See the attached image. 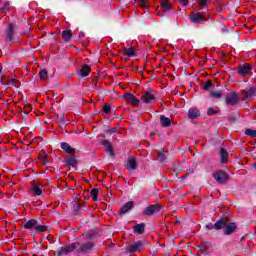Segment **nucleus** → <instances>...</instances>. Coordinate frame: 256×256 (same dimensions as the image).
<instances>
[{
  "mask_svg": "<svg viewBox=\"0 0 256 256\" xmlns=\"http://www.w3.org/2000/svg\"><path fill=\"white\" fill-rule=\"evenodd\" d=\"M224 227V235H232V233L237 231V224L235 222L226 223Z\"/></svg>",
  "mask_w": 256,
  "mask_h": 256,
  "instance_id": "6e6552de",
  "label": "nucleus"
},
{
  "mask_svg": "<svg viewBox=\"0 0 256 256\" xmlns=\"http://www.w3.org/2000/svg\"><path fill=\"white\" fill-rule=\"evenodd\" d=\"M159 211H161V206L159 204L150 205L142 212V215H146V217H151V215L159 213Z\"/></svg>",
  "mask_w": 256,
  "mask_h": 256,
  "instance_id": "39448f33",
  "label": "nucleus"
},
{
  "mask_svg": "<svg viewBox=\"0 0 256 256\" xmlns=\"http://www.w3.org/2000/svg\"><path fill=\"white\" fill-rule=\"evenodd\" d=\"M190 21L197 25H201V23H205V21H207V15L200 12H194L190 16Z\"/></svg>",
  "mask_w": 256,
  "mask_h": 256,
  "instance_id": "f03ea898",
  "label": "nucleus"
},
{
  "mask_svg": "<svg viewBox=\"0 0 256 256\" xmlns=\"http://www.w3.org/2000/svg\"><path fill=\"white\" fill-rule=\"evenodd\" d=\"M133 207H135V202L129 201L125 203L120 210V215H125L126 213H129V211H131Z\"/></svg>",
  "mask_w": 256,
  "mask_h": 256,
  "instance_id": "9b49d317",
  "label": "nucleus"
},
{
  "mask_svg": "<svg viewBox=\"0 0 256 256\" xmlns=\"http://www.w3.org/2000/svg\"><path fill=\"white\" fill-rule=\"evenodd\" d=\"M217 111L214 110L213 108L208 109V115H216Z\"/></svg>",
  "mask_w": 256,
  "mask_h": 256,
  "instance_id": "a18cd8bd",
  "label": "nucleus"
},
{
  "mask_svg": "<svg viewBox=\"0 0 256 256\" xmlns=\"http://www.w3.org/2000/svg\"><path fill=\"white\" fill-rule=\"evenodd\" d=\"M134 97H135V95H133L131 93L124 94V99H125V101H128V103H131V101H133Z\"/></svg>",
  "mask_w": 256,
  "mask_h": 256,
  "instance_id": "473e14b6",
  "label": "nucleus"
},
{
  "mask_svg": "<svg viewBox=\"0 0 256 256\" xmlns=\"http://www.w3.org/2000/svg\"><path fill=\"white\" fill-rule=\"evenodd\" d=\"M89 73H91V68L89 67V65H84L80 72L78 73V75H80V77H87L89 76Z\"/></svg>",
  "mask_w": 256,
  "mask_h": 256,
  "instance_id": "6ab92c4d",
  "label": "nucleus"
},
{
  "mask_svg": "<svg viewBox=\"0 0 256 256\" xmlns=\"http://www.w3.org/2000/svg\"><path fill=\"white\" fill-rule=\"evenodd\" d=\"M143 242L142 241H138L132 245H130L128 247V251L129 253H137V251H141V249H143Z\"/></svg>",
  "mask_w": 256,
  "mask_h": 256,
  "instance_id": "f8f14e48",
  "label": "nucleus"
},
{
  "mask_svg": "<svg viewBox=\"0 0 256 256\" xmlns=\"http://www.w3.org/2000/svg\"><path fill=\"white\" fill-rule=\"evenodd\" d=\"M128 168H130L131 171H135L137 169V161H135L134 157L128 160Z\"/></svg>",
  "mask_w": 256,
  "mask_h": 256,
  "instance_id": "a878e982",
  "label": "nucleus"
},
{
  "mask_svg": "<svg viewBox=\"0 0 256 256\" xmlns=\"http://www.w3.org/2000/svg\"><path fill=\"white\" fill-rule=\"evenodd\" d=\"M239 103V95L235 92H230L226 96V104L227 105H237Z\"/></svg>",
  "mask_w": 256,
  "mask_h": 256,
  "instance_id": "423d86ee",
  "label": "nucleus"
},
{
  "mask_svg": "<svg viewBox=\"0 0 256 256\" xmlns=\"http://www.w3.org/2000/svg\"><path fill=\"white\" fill-rule=\"evenodd\" d=\"M251 73H253V67H251V64L245 63L238 67V74L241 75V77L251 75Z\"/></svg>",
  "mask_w": 256,
  "mask_h": 256,
  "instance_id": "20e7f679",
  "label": "nucleus"
},
{
  "mask_svg": "<svg viewBox=\"0 0 256 256\" xmlns=\"http://www.w3.org/2000/svg\"><path fill=\"white\" fill-rule=\"evenodd\" d=\"M39 77L41 81H45L47 79V70H41L39 73Z\"/></svg>",
  "mask_w": 256,
  "mask_h": 256,
  "instance_id": "c9c22d12",
  "label": "nucleus"
},
{
  "mask_svg": "<svg viewBox=\"0 0 256 256\" xmlns=\"http://www.w3.org/2000/svg\"><path fill=\"white\" fill-rule=\"evenodd\" d=\"M64 162L66 165H69V167H75L77 165V159L73 157L66 158Z\"/></svg>",
  "mask_w": 256,
  "mask_h": 256,
  "instance_id": "cd10ccee",
  "label": "nucleus"
},
{
  "mask_svg": "<svg viewBox=\"0 0 256 256\" xmlns=\"http://www.w3.org/2000/svg\"><path fill=\"white\" fill-rule=\"evenodd\" d=\"M215 181L218 183H226L227 182V173L224 171L218 170L213 174Z\"/></svg>",
  "mask_w": 256,
  "mask_h": 256,
  "instance_id": "0eeeda50",
  "label": "nucleus"
},
{
  "mask_svg": "<svg viewBox=\"0 0 256 256\" xmlns=\"http://www.w3.org/2000/svg\"><path fill=\"white\" fill-rule=\"evenodd\" d=\"M124 55H126L127 57H133V55H135V48H124Z\"/></svg>",
  "mask_w": 256,
  "mask_h": 256,
  "instance_id": "c85d7f7f",
  "label": "nucleus"
},
{
  "mask_svg": "<svg viewBox=\"0 0 256 256\" xmlns=\"http://www.w3.org/2000/svg\"><path fill=\"white\" fill-rule=\"evenodd\" d=\"M245 134L248 135L249 137H256V130L247 129L245 131Z\"/></svg>",
  "mask_w": 256,
  "mask_h": 256,
  "instance_id": "4c0bfd02",
  "label": "nucleus"
},
{
  "mask_svg": "<svg viewBox=\"0 0 256 256\" xmlns=\"http://www.w3.org/2000/svg\"><path fill=\"white\" fill-rule=\"evenodd\" d=\"M199 251H201L204 255H207V253H209V251H211V243L209 242H202L199 246H198Z\"/></svg>",
  "mask_w": 256,
  "mask_h": 256,
  "instance_id": "2eb2a0df",
  "label": "nucleus"
},
{
  "mask_svg": "<svg viewBox=\"0 0 256 256\" xmlns=\"http://www.w3.org/2000/svg\"><path fill=\"white\" fill-rule=\"evenodd\" d=\"M130 103L131 105H133V107H139L140 100L134 96V98H132V101Z\"/></svg>",
  "mask_w": 256,
  "mask_h": 256,
  "instance_id": "79ce46f5",
  "label": "nucleus"
},
{
  "mask_svg": "<svg viewBox=\"0 0 256 256\" xmlns=\"http://www.w3.org/2000/svg\"><path fill=\"white\" fill-rule=\"evenodd\" d=\"M10 5L11 4L9 2H5L4 5H3V3H0V11H3V12L7 11V9H9Z\"/></svg>",
  "mask_w": 256,
  "mask_h": 256,
  "instance_id": "f704fd0d",
  "label": "nucleus"
},
{
  "mask_svg": "<svg viewBox=\"0 0 256 256\" xmlns=\"http://www.w3.org/2000/svg\"><path fill=\"white\" fill-rule=\"evenodd\" d=\"M0 73H1V68H0Z\"/></svg>",
  "mask_w": 256,
  "mask_h": 256,
  "instance_id": "09e8293b",
  "label": "nucleus"
},
{
  "mask_svg": "<svg viewBox=\"0 0 256 256\" xmlns=\"http://www.w3.org/2000/svg\"><path fill=\"white\" fill-rule=\"evenodd\" d=\"M73 209H74L75 213H77V212L81 211V209H82V211H85V206H82V207H81V206L77 203V201H74Z\"/></svg>",
  "mask_w": 256,
  "mask_h": 256,
  "instance_id": "2f4dec72",
  "label": "nucleus"
},
{
  "mask_svg": "<svg viewBox=\"0 0 256 256\" xmlns=\"http://www.w3.org/2000/svg\"><path fill=\"white\" fill-rule=\"evenodd\" d=\"M77 247H79V242L72 243L68 246H64L61 249L57 250V255H69V253H73L75 249L77 250Z\"/></svg>",
  "mask_w": 256,
  "mask_h": 256,
  "instance_id": "f257e3e1",
  "label": "nucleus"
},
{
  "mask_svg": "<svg viewBox=\"0 0 256 256\" xmlns=\"http://www.w3.org/2000/svg\"><path fill=\"white\" fill-rule=\"evenodd\" d=\"M141 99H142L143 103H152L153 101H155V95H153V93H151V91H146L142 95Z\"/></svg>",
  "mask_w": 256,
  "mask_h": 256,
  "instance_id": "ddd939ff",
  "label": "nucleus"
},
{
  "mask_svg": "<svg viewBox=\"0 0 256 256\" xmlns=\"http://www.w3.org/2000/svg\"><path fill=\"white\" fill-rule=\"evenodd\" d=\"M206 229H208L209 231L215 229V224H213V223H208V224L206 225Z\"/></svg>",
  "mask_w": 256,
  "mask_h": 256,
  "instance_id": "c03bdc74",
  "label": "nucleus"
},
{
  "mask_svg": "<svg viewBox=\"0 0 256 256\" xmlns=\"http://www.w3.org/2000/svg\"><path fill=\"white\" fill-rule=\"evenodd\" d=\"M8 85H12L13 87H17L16 81L14 79L9 80Z\"/></svg>",
  "mask_w": 256,
  "mask_h": 256,
  "instance_id": "49530a36",
  "label": "nucleus"
},
{
  "mask_svg": "<svg viewBox=\"0 0 256 256\" xmlns=\"http://www.w3.org/2000/svg\"><path fill=\"white\" fill-rule=\"evenodd\" d=\"M220 161L221 163H227L229 161V153L225 148L220 149Z\"/></svg>",
  "mask_w": 256,
  "mask_h": 256,
  "instance_id": "a211bd4d",
  "label": "nucleus"
},
{
  "mask_svg": "<svg viewBox=\"0 0 256 256\" xmlns=\"http://www.w3.org/2000/svg\"><path fill=\"white\" fill-rule=\"evenodd\" d=\"M37 227V220L31 219L24 224V229H35Z\"/></svg>",
  "mask_w": 256,
  "mask_h": 256,
  "instance_id": "aec40b11",
  "label": "nucleus"
},
{
  "mask_svg": "<svg viewBox=\"0 0 256 256\" xmlns=\"http://www.w3.org/2000/svg\"><path fill=\"white\" fill-rule=\"evenodd\" d=\"M163 11H169L171 9V3L168 0H160Z\"/></svg>",
  "mask_w": 256,
  "mask_h": 256,
  "instance_id": "bb28decb",
  "label": "nucleus"
},
{
  "mask_svg": "<svg viewBox=\"0 0 256 256\" xmlns=\"http://www.w3.org/2000/svg\"><path fill=\"white\" fill-rule=\"evenodd\" d=\"M138 3L142 9H147L149 6L147 5V0H138Z\"/></svg>",
  "mask_w": 256,
  "mask_h": 256,
  "instance_id": "ea45409f",
  "label": "nucleus"
},
{
  "mask_svg": "<svg viewBox=\"0 0 256 256\" xmlns=\"http://www.w3.org/2000/svg\"><path fill=\"white\" fill-rule=\"evenodd\" d=\"M35 231L37 233H45V231H47V226H45V225H37L36 224Z\"/></svg>",
  "mask_w": 256,
  "mask_h": 256,
  "instance_id": "c756f323",
  "label": "nucleus"
},
{
  "mask_svg": "<svg viewBox=\"0 0 256 256\" xmlns=\"http://www.w3.org/2000/svg\"><path fill=\"white\" fill-rule=\"evenodd\" d=\"M225 225H227V222H225V220L220 219L214 224V227L216 231H219L220 229H225Z\"/></svg>",
  "mask_w": 256,
  "mask_h": 256,
  "instance_id": "393cba45",
  "label": "nucleus"
},
{
  "mask_svg": "<svg viewBox=\"0 0 256 256\" xmlns=\"http://www.w3.org/2000/svg\"><path fill=\"white\" fill-rule=\"evenodd\" d=\"M71 37H73V33L71 32V30H64L62 32V39L64 41H71Z\"/></svg>",
  "mask_w": 256,
  "mask_h": 256,
  "instance_id": "b1692460",
  "label": "nucleus"
},
{
  "mask_svg": "<svg viewBox=\"0 0 256 256\" xmlns=\"http://www.w3.org/2000/svg\"><path fill=\"white\" fill-rule=\"evenodd\" d=\"M101 143L107 155H109L110 157H113V155H115V152H113V146L111 145V142L109 140H102Z\"/></svg>",
  "mask_w": 256,
  "mask_h": 256,
  "instance_id": "1a4fd4ad",
  "label": "nucleus"
},
{
  "mask_svg": "<svg viewBox=\"0 0 256 256\" xmlns=\"http://www.w3.org/2000/svg\"><path fill=\"white\" fill-rule=\"evenodd\" d=\"M134 231H135V233H138L139 235H143V233H145V224L144 223L137 224L134 227Z\"/></svg>",
  "mask_w": 256,
  "mask_h": 256,
  "instance_id": "5701e85b",
  "label": "nucleus"
},
{
  "mask_svg": "<svg viewBox=\"0 0 256 256\" xmlns=\"http://www.w3.org/2000/svg\"><path fill=\"white\" fill-rule=\"evenodd\" d=\"M93 247H95V244L91 241L82 244L79 243L77 253H91V251H93Z\"/></svg>",
  "mask_w": 256,
  "mask_h": 256,
  "instance_id": "7ed1b4c3",
  "label": "nucleus"
},
{
  "mask_svg": "<svg viewBox=\"0 0 256 256\" xmlns=\"http://www.w3.org/2000/svg\"><path fill=\"white\" fill-rule=\"evenodd\" d=\"M102 109L104 113H106V115H109V113H111V105L109 104H105Z\"/></svg>",
  "mask_w": 256,
  "mask_h": 256,
  "instance_id": "58836bf2",
  "label": "nucleus"
},
{
  "mask_svg": "<svg viewBox=\"0 0 256 256\" xmlns=\"http://www.w3.org/2000/svg\"><path fill=\"white\" fill-rule=\"evenodd\" d=\"M210 97H214L215 99H221L223 97V94L221 91H212L210 92Z\"/></svg>",
  "mask_w": 256,
  "mask_h": 256,
  "instance_id": "7c9ffc66",
  "label": "nucleus"
},
{
  "mask_svg": "<svg viewBox=\"0 0 256 256\" xmlns=\"http://www.w3.org/2000/svg\"><path fill=\"white\" fill-rule=\"evenodd\" d=\"M244 99H255L256 97V89L248 88L242 92Z\"/></svg>",
  "mask_w": 256,
  "mask_h": 256,
  "instance_id": "9d476101",
  "label": "nucleus"
},
{
  "mask_svg": "<svg viewBox=\"0 0 256 256\" xmlns=\"http://www.w3.org/2000/svg\"><path fill=\"white\" fill-rule=\"evenodd\" d=\"M199 7H207L209 5V0H198Z\"/></svg>",
  "mask_w": 256,
  "mask_h": 256,
  "instance_id": "a19ab883",
  "label": "nucleus"
},
{
  "mask_svg": "<svg viewBox=\"0 0 256 256\" xmlns=\"http://www.w3.org/2000/svg\"><path fill=\"white\" fill-rule=\"evenodd\" d=\"M201 115V112L197 108H190L188 110L189 119H197Z\"/></svg>",
  "mask_w": 256,
  "mask_h": 256,
  "instance_id": "f3484780",
  "label": "nucleus"
},
{
  "mask_svg": "<svg viewBox=\"0 0 256 256\" xmlns=\"http://www.w3.org/2000/svg\"><path fill=\"white\" fill-rule=\"evenodd\" d=\"M32 193H33V195H42V193H43V185H41V184L34 185L32 187Z\"/></svg>",
  "mask_w": 256,
  "mask_h": 256,
  "instance_id": "4be33fe9",
  "label": "nucleus"
},
{
  "mask_svg": "<svg viewBox=\"0 0 256 256\" xmlns=\"http://www.w3.org/2000/svg\"><path fill=\"white\" fill-rule=\"evenodd\" d=\"M97 195H99V190L97 188L92 189L91 197L94 201H97Z\"/></svg>",
  "mask_w": 256,
  "mask_h": 256,
  "instance_id": "72a5a7b5",
  "label": "nucleus"
},
{
  "mask_svg": "<svg viewBox=\"0 0 256 256\" xmlns=\"http://www.w3.org/2000/svg\"><path fill=\"white\" fill-rule=\"evenodd\" d=\"M187 3H189V1H187V0H182V5H187Z\"/></svg>",
  "mask_w": 256,
  "mask_h": 256,
  "instance_id": "de8ad7c7",
  "label": "nucleus"
},
{
  "mask_svg": "<svg viewBox=\"0 0 256 256\" xmlns=\"http://www.w3.org/2000/svg\"><path fill=\"white\" fill-rule=\"evenodd\" d=\"M160 122L162 127H169L171 125V119L164 115L160 116Z\"/></svg>",
  "mask_w": 256,
  "mask_h": 256,
  "instance_id": "412c9836",
  "label": "nucleus"
},
{
  "mask_svg": "<svg viewBox=\"0 0 256 256\" xmlns=\"http://www.w3.org/2000/svg\"><path fill=\"white\" fill-rule=\"evenodd\" d=\"M61 149L65 151V153H68L69 155H75V150L69 143L67 142H62L60 145Z\"/></svg>",
  "mask_w": 256,
  "mask_h": 256,
  "instance_id": "4468645a",
  "label": "nucleus"
},
{
  "mask_svg": "<svg viewBox=\"0 0 256 256\" xmlns=\"http://www.w3.org/2000/svg\"><path fill=\"white\" fill-rule=\"evenodd\" d=\"M14 33H15V27L13 26V24H9L7 34H6L7 41H15V39H13Z\"/></svg>",
  "mask_w": 256,
  "mask_h": 256,
  "instance_id": "dca6fc26",
  "label": "nucleus"
},
{
  "mask_svg": "<svg viewBox=\"0 0 256 256\" xmlns=\"http://www.w3.org/2000/svg\"><path fill=\"white\" fill-rule=\"evenodd\" d=\"M211 87H213V82H211V81H207V82L202 86V88H203L205 91H209V89H211Z\"/></svg>",
  "mask_w": 256,
  "mask_h": 256,
  "instance_id": "e433bc0d",
  "label": "nucleus"
},
{
  "mask_svg": "<svg viewBox=\"0 0 256 256\" xmlns=\"http://www.w3.org/2000/svg\"><path fill=\"white\" fill-rule=\"evenodd\" d=\"M158 157L160 161H165V159H167V155L165 154V152H159Z\"/></svg>",
  "mask_w": 256,
  "mask_h": 256,
  "instance_id": "37998d69",
  "label": "nucleus"
}]
</instances>
